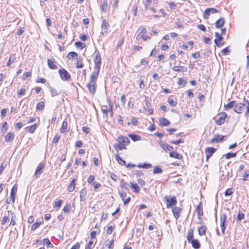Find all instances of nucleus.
<instances>
[{
    "instance_id": "79ce46f5",
    "label": "nucleus",
    "mask_w": 249,
    "mask_h": 249,
    "mask_svg": "<svg viewBox=\"0 0 249 249\" xmlns=\"http://www.w3.org/2000/svg\"><path fill=\"white\" fill-rule=\"evenodd\" d=\"M115 159L120 165H125L126 161L121 158L118 154L115 155Z\"/></svg>"
},
{
    "instance_id": "774afa93",
    "label": "nucleus",
    "mask_w": 249,
    "mask_h": 249,
    "mask_svg": "<svg viewBox=\"0 0 249 249\" xmlns=\"http://www.w3.org/2000/svg\"><path fill=\"white\" fill-rule=\"evenodd\" d=\"M249 176V170H247L245 172L244 175H243L242 179L244 181L246 180L247 178Z\"/></svg>"
},
{
    "instance_id": "9d476101",
    "label": "nucleus",
    "mask_w": 249,
    "mask_h": 249,
    "mask_svg": "<svg viewBox=\"0 0 249 249\" xmlns=\"http://www.w3.org/2000/svg\"><path fill=\"white\" fill-rule=\"evenodd\" d=\"M216 151V149L213 147H208L205 149V152L207 160Z\"/></svg>"
},
{
    "instance_id": "8fccbe9b",
    "label": "nucleus",
    "mask_w": 249,
    "mask_h": 249,
    "mask_svg": "<svg viewBox=\"0 0 249 249\" xmlns=\"http://www.w3.org/2000/svg\"><path fill=\"white\" fill-rule=\"evenodd\" d=\"M63 201L62 199H59L58 201L54 202V208L59 209L62 204Z\"/></svg>"
},
{
    "instance_id": "7c9ffc66",
    "label": "nucleus",
    "mask_w": 249,
    "mask_h": 249,
    "mask_svg": "<svg viewBox=\"0 0 249 249\" xmlns=\"http://www.w3.org/2000/svg\"><path fill=\"white\" fill-rule=\"evenodd\" d=\"M169 156L170 157L174 158L180 160L182 159V156L177 151H172L170 153Z\"/></svg>"
},
{
    "instance_id": "052dcab7",
    "label": "nucleus",
    "mask_w": 249,
    "mask_h": 249,
    "mask_svg": "<svg viewBox=\"0 0 249 249\" xmlns=\"http://www.w3.org/2000/svg\"><path fill=\"white\" fill-rule=\"evenodd\" d=\"M71 210V205L70 204H67L65 205V206L63 208V211L65 213H68L70 212Z\"/></svg>"
},
{
    "instance_id": "338daca9",
    "label": "nucleus",
    "mask_w": 249,
    "mask_h": 249,
    "mask_svg": "<svg viewBox=\"0 0 249 249\" xmlns=\"http://www.w3.org/2000/svg\"><path fill=\"white\" fill-rule=\"evenodd\" d=\"M168 102L170 106L175 107L177 105V102L175 101L173 99L169 98Z\"/></svg>"
},
{
    "instance_id": "5701e85b",
    "label": "nucleus",
    "mask_w": 249,
    "mask_h": 249,
    "mask_svg": "<svg viewBox=\"0 0 249 249\" xmlns=\"http://www.w3.org/2000/svg\"><path fill=\"white\" fill-rule=\"evenodd\" d=\"M225 23V20L223 18H220L219 19L217 20L215 22V27L217 28H220L223 26Z\"/></svg>"
},
{
    "instance_id": "dca6fc26",
    "label": "nucleus",
    "mask_w": 249,
    "mask_h": 249,
    "mask_svg": "<svg viewBox=\"0 0 249 249\" xmlns=\"http://www.w3.org/2000/svg\"><path fill=\"white\" fill-rule=\"evenodd\" d=\"M159 144H160L161 148L165 151H171L174 149L172 146L166 143L162 142L161 141L159 142Z\"/></svg>"
},
{
    "instance_id": "423d86ee",
    "label": "nucleus",
    "mask_w": 249,
    "mask_h": 249,
    "mask_svg": "<svg viewBox=\"0 0 249 249\" xmlns=\"http://www.w3.org/2000/svg\"><path fill=\"white\" fill-rule=\"evenodd\" d=\"M145 103L146 105V107H144L145 110H146L149 114H152L153 113V109L150 107V99L147 96H145Z\"/></svg>"
},
{
    "instance_id": "6ab92c4d",
    "label": "nucleus",
    "mask_w": 249,
    "mask_h": 249,
    "mask_svg": "<svg viewBox=\"0 0 249 249\" xmlns=\"http://www.w3.org/2000/svg\"><path fill=\"white\" fill-rule=\"evenodd\" d=\"M15 137V134L13 132H10L5 136L4 140L6 142H10L13 141Z\"/></svg>"
},
{
    "instance_id": "de8ad7c7",
    "label": "nucleus",
    "mask_w": 249,
    "mask_h": 249,
    "mask_svg": "<svg viewBox=\"0 0 249 249\" xmlns=\"http://www.w3.org/2000/svg\"><path fill=\"white\" fill-rule=\"evenodd\" d=\"M237 153L229 152L225 155L226 159H230L236 156Z\"/></svg>"
},
{
    "instance_id": "58836bf2",
    "label": "nucleus",
    "mask_w": 249,
    "mask_h": 249,
    "mask_svg": "<svg viewBox=\"0 0 249 249\" xmlns=\"http://www.w3.org/2000/svg\"><path fill=\"white\" fill-rule=\"evenodd\" d=\"M75 179L73 178L71 180L69 186H68V191L69 192H72L74 190V189H75Z\"/></svg>"
},
{
    "instance_id": "1a4fd4ad",
    "label": "nucleus",
    "mask_w": 249,
    "mask_h": 249,
    "mask_svg": "<svg viewBox=\"0 0 249 249\" xmlns=\"http://www.w3.org/2000/svg\"><path fill=\"white\" fill-rule=\"evenodd\" d=\"M219 118L215 121V123L219 125H221L224 123L225 119L227 117V114L226 113L223 112L219 114Z\"/></svg>"
},
{
    "instance_id": "e2e57ef3",
    "label": "nucleus",
    "mask_w": 249,
    "mask_h": 249,
    "mask_svg": "<svg viewBox=\"0 0 249 249\" xmlns=\"http://www.w3.org/2000/svg\"><path fill=\"white\" fill-rule=\"evenodd\" d=\"M31 75H32V73L31 72H30V71L25 72L23 74L22 79L24 80L26 79L28 77H31Z\"/></svg>"
},
{
    "instance_id": "bb28decb",
    "label": "nucleus",
    "mask_w": 249,
    "mask_h": 249,
    "mask_svg": "<svg viewBox=\"0 0 249 249\" xmlns=\"http://www.w3.org/2000/svg\"><path fill=\"white\" fill-rule=\"evenodd\" d=\"M17 190V188L14 185L11 189L10 192V199L12 200L13 203H14L15 200V193Z\"/></svg>"
},
{
    "instance_id": "f8f14e48",
    "label": "nucleus",
    "mask_w": 249,
    "mask_h": 249,
    "mask_svg": "<svg viewBox=\"0 0 249 249\" xmlns=\"http://www.w3.org/2000/svg\"><path fill=\"white\" fill-rule=\"evenodd\" d=\"M45 166V164L43 162H40L38 164L35 173V176H36V178L40 176V175L43 172L42 171L44 169Z\"/></svg>"
},
{
    "instance_id": "b1692460",
    "label": "nucleus",
    "mask_w": 249,
    "mask_h": 249,
    "mask_svg": "<svg viewBox=\"0 0 249 249\" xmlns=\"http://www.w3.org/2000/svg\"><path fill=\"white\" fill-rule=\"evenodd\" d=\"M87 190L85 188H83L82 189L80 194V199L81 201H86V196L87 195Z\"/></svg>"
},
{
    "instance_id": "412c9836",
    "label": "nucleus",
    "mask_w": 249,
    "mask_h": 249,
    "mask_svg": "<svg viewBox=\"0 0 249 249\" xmlns=\"http://www.w3.org/2000/svg\"><path fill=\"white\" fill-rule=\"evenodd\" d=\"M113 147L117 151H118V150L120 151L122 150L123 149H126V147L125 146V145L124 144L120 143V142H118V143L114 144Z\"/></svg>"
},
{
    "instance_id": "a18cd8bd",
    "label": "nucleus",
    "mask_w": 249,
    "mask_h": 249,
    "mask_svg": "<svg viewBox=\"0 0 249 249\" xmlns=\"http://www.w3.org/2000/svg\"><path fill=\"white\" fill-rule=\"evenodd\" d=\"M78 54L75 52H70L67 55V57L69 59H71L76 56H77Z\"/></svg>"
},
{
    "instance_id": "2eb2a0df",
    "label": "nucleus",
    "mask_w": 249,
    "mask_h": 249,
    "mask_svg": "<svg viewBox=\"0 0 249 249\" xmlns=\"http://www.w3.org/2000/svg\"><path fill=\"white\" fill-rule=\"evenodd\" d=\"M117 140L118 142H120L123 144H128L130 142L129 139L127 137H124L122 135L118 137Z\"/></svg>"
},
{
    "instance_id": "a211bd4d",
    "label": "nucleus",
    "mask_w": 249,
    "mask_h": 249,
    "mask_svg": "<svg viewBox=\"0 0 249 249\" xmlns=\"http://www.w3.org/2000/svg\"><path fill=\"white\" fill-rule=\"evenodd\" d=\"M196 211L197 212V215L198 218L199 219L202 220L201 218V216L203 215V209L202 207V204L201 203H199V204L197 206L196 208Z\"/></svg>"
},
{
    "instance_id": "4d7b16f0",
    "label": "nucleus",
    "mask_w": 249,
    "mask_h": 249,
    "mask_svg": "<svg viewBox=\"0 0 249 249\" xmlns=\"http://www.w3.org/2000/svg\"><path fill=\"white\" fill-rule=\"evenodd\" d=\"M119 195L123 201L125 199L127 196L126 192L124 191H119Z\"/></svg>"
},
{
    "instance_id": "0e129e2a",
    "label": "nucleus",
    "mask_w": 249,
    "mask_h": 249,
    "mask_svg": "<svg viewBox=\"0 0 249 249\" xmlns=\"http://www.w3.org/2000/svg\"><path fill=\"white\" fill-rule=\"evenodd\" d=\"M60 138V135L57 134L55 135L53 140V143H56Z\"/></svg>"
},
{
    "instance_id": "a878e982",
    "label": "nucleus",
    "mask_w": 249,
    "mask_h": 249,
    "mask_svg": "<svg viewBox=\"0 0 249 249\" xmlns=\"http://www.w3.org/2000/svg\"><path fill=\"white\" fill-rule=\"evenodd\" d=\"M160 124L161 126H168L170 124V121L165 118H161L159 119Z\"/></svg>"
},
{
    "instance_id": "37998d69",
    "label": "nucleus",
    "mask_w": 249,
    "mask_h": 249,
    "mask_svg": "<svg viewBox=\"0 0 249 249\" xmlns=\"http://www.w3.org/2000/svg\"><path fill=\"white\" fill-rule=\"evenodd\" d=\"M43 244L47 247L53 248V246L48 238H44L43 240Z\"/></svg>"
},
{
    "instance_id": "c756f323",
    "label": "nucleus",
    "mask_w": 249,
    "mask_h": 249,
    "mask_svg": "<svg viewBox=\"0 0 249 249\" xmlns=\"http://www.w3.org/2000/svg\"><path fill=\"white\" fill-rule=\"evenodd\" d=\"M150 37L145 34H138L136 37L137 40H139L140 39H142L143 40L146 41L148 39H149Z\"/></svg>"
},
{
    "instance_id": "7ed1b4c3",
    "label": "nucleus",
    "mask_w": 249,
    "mask_h": 249,
    "mask_svg": "<svg viewBox=\"0 0 249 249\" xmlns=\"http://www.w3.org/2000/svg\"><path fill=\"white\" fill-rule=\"evenodd\" d=\"M165 201L167 202L166 207L167 208H172L173 206L176 205L177 203L176 196H165L164 197Z\"/></svg>"
},
{
    "instance_id": "9b49d317",
    "label": "nucleus",
    "mask_w": 249,
    "mask_h": 249,
    "mask_svg": "<svg viewBox=\"0 0 249 249\" xmlns=\"http://www.w3.org/2000/svg\"><path fill=\"white\" fill-rule=\"evenodd\" d=\"M225 136L215 135L211 142L213 143L222 142L225 140Z\"/></svg>"
},
{
    "instance_id": "393cba45",
    "label": "nucleus",
    "mask_w": 249,
    "mask_h": 249,
    "mask_svg": "<svg viewBox=\"0 0 249 249\" xmlns=\"http://www.w3.org/2000/svg\"><path fill=\"white\" fill-rule=\"evenodd\" d=\"M130 187L133 190L134 192L135 193H138L140 192V189L138 186V184L136 183H133L132 182H130Z\"/></svg>"
},
{
    "instance_id": "4c0bfd02",
    "label": "nucleus",
    "mask_w": 249,
    "mask_h": 249,
    "mask_svg": "<svg viewBox=\"0 0 249 249\" xmlns=\"http://www.w3.org/2000/svg\"><path fill=\"white\" fill-rule=\"evenodd\" d=\"M128 136L132 139L134 142H136L141 140V136L135 134H130Z\"/></svg>"
},
{
    "instance_id": "864d4df0",
    "label": "nucleus",
    "mask_w": 249,
    "mask_h": 249,
    "mask_svg": "<svg viewBox=\"0 0 249 249\" xmlns=\"http://www.w3.org/2000/svg\"><path fill=\"white\" fill-rule=\"evenodd\" d=\"M170 142L171 143H172V144H176V145H178V144H179L180 143H183L184 141H183V140L182 139H179L177 140L171 141H170Z\"/></svg>"
},
{
    "instance_id": "c03bdc74",
    "label": "nucleus",
    "mask_w": 249,
    "mask_h": 249,
    "mask_svg": "<svg viewBox=\"0 0 249 249\" xmlns=\"http://www.w3.org/2000/svg\"><path fill=\"white\" fill-rule=\"evenodd\" d=\"M107 6H108L107 0H104L103 2L102 3V6H101V8H102V11L104 13H106L107 12Z\"/></svg>"
},
{
    "instance_id": "20e7f679",
    "label": "nucleus",
    "mask_w": 249,
    "mask_h": 249,
    "mask_svg": "<svg viewBox=\"0 0 249 249\" xmlns=\"http://www.w3.org/2000/svg\"><path fill=\"white\" fill-rule=\"evenodd\" d=\"M58 72L63 81H68L71 78L70 74L64 68L59 69Z\"/></svg>"
},
{
    "instance_id": "680f3d73",
    "label": "nucleus",
    "mask_w": 249,
    "mask_h": 249,
    "mask_svg": "<svg viewBox=\"0 0 249 249\" xmlns=\"http://www.w3.org/2000/svg\"><path fill=\"white\" fill-rule=\"evenodd\" d=\"M232 188H229V189H227L225 192V195L226 196H229L231 195H232L233 193V192L232 191Z\"/></svg>"
},
{
    "instance_id": "6e6552de",
    "label": "nucleus",
    "mask_w": 249,
    "mask_h": 249,
    "mask_svg": "<svg viewBox=\"0 0 249 249\" xmlns=\"http://www.w3.org/2000/svg\"><path fill=\"white\" fill-rule=\"evenodd\" d=\"M215 36L216 38L214 39V42L216 46L217 47H220L223 45V43L220 42L223 39V37L221 34H219L218 32L215 33Z\"/></svg>"
},
{
    "instance_id": "f257e3e1",
    "label": "nucleus",
    "mask_w": 249,
    "mask_h": 249,
    "mask_svg": "<svg viewBox=\"0 0 249 249\" xmlns=\"http://www.w3.org/2000/svg\"><path fill=\"white\" fill-rule=\"evenodd\" d=\"M245 107H247L245 116L246 118H248L249 117V101L245 98H244L243 103H237V101L236 102L234 111L238 114H240L242 112Z\"/></svg>"
},
{
    "instance_id": "f03ea898",
    "label": "nucleus",
    "mask_w": 249,
    "mask_h": 249,
    "mask_svg": "<svg viewBox=\"0 0 249 249\" xmlns=\"http://www.w3.org/2000/svg\"><path fill=\"white\" fill-rule=\"evenodd\" d=\"M101 57L99 51L95 52V57L94 59V69L100 70L101 65Z\"/></svg>"
},
{
    "instance_id": "f3484780",
    "label": "nucleus",
    "mask_w": 249,
    "mask_h": 249,
    "mask_svg": "<svg viewBox=\"0 0 249 249\" xmlns=\"http://www.w3.org/2000/svg\"><path fill=\"white\" fill-rule=\"evenodd\" d=\"M181 211L182 209L178 207H175L172 209L173 215L176 219H178L180 216L179 213Z\"/></svg>"
},
{
    "instance_id": "72a5a7b5",
    "label": "nucleus",
    "mask_w": 249,
    "mask_h": 249,
    "mask_svg": "<svg viewBox=\"0 0 249 249\" xmlns=\"http://www.w3.org/2000/svg\"><path fill=\"white\" fill-rule=\"evenodd\" d=\"M47 63L49 68L52 70H56L57 68L56 65L54 63L53 61L51 59H48Z\"/></svg>"
},
{
    "instance_id": "13d9d810",
    "label": "nucleus",
    "mask_w": 249,
    "mask_h": 249,
    "mask_svg": "<svg viewBox=\"0 0 249 249\" xmlns=\"http://www.w3.org/2000/svg\"><path fill=\"white\" fill-rule=\"evenodd\" d=\"M139 31H140V33L138 34H146L147 33L146 29L144 28L142 26L140 27L138 29V32H139Z\"/></svg>"
},
{
    "instance_id": "3c124183",
    "label": "nucleus",
    "mask_w": 249,
    "mask_h": 249,
    "mask_svg": "<svg viewBox=\"0 0 249 249\" xmlns=\"http://www.w3.org/2000/svg\"><path fill=\"white\" fill-rule=\"evenodd\" d=\"M245 217V215L243 213L241 212H239L238 214L237 215L236 218L237 221H241L242 219H243Z\"/></svg>"
},
{
    "instance_id": "603ef678",
    "label": "nucleus",
    "mask_w": 249,
    "mask_h": 249,
    "mask_svg": "<svg viewBox=\"0 0 249 249\" xmlns=\"http://www.w3.org/2000/svg\"><path fill=\"white\" fill-rule=\"evenodd\" d=\"M74 45L76 47L80 48L81 49H83L85 47V44L80 41L75 42Z\"/></svg>"
},
{
    "instance_id": "bf43d9fd",
    "label": "nucleus",
    "mask_w": 249,
    "mask_h": 249,
    "mask_svg": "<svg viewBox=\"0 0 249 249\" xmlns=\"http://www.w3.org/2000/svg\"><path fill=\"white\" fill-rule=\"evenodd\" d=\"M7 123L6 122H5L1 127V131L2 133H4L7 130Z\"/></svg>"
},
{
    "instance_id": "5fc2aeb1",
    "label": "nucleus",
    "mask_w": 249,
    "mask_h": 249,
    "mask_svg": "<svg viewBox=\"0 0 249 249\" xmlns=\"http://www.w3.org/2000/svg\"><path fill=\"white\" fill-rule=\"evenodd\" d=\"M178 83L179 85L185 86L186 81L183 78H179L178 79Z\"/></svg>"
},
{
    "instance_id": "4be33fe9",
    "label": "nucleus",
    "mask_w": 249,
    "mask_h": 249,
    "mask_svg": "<svg viewBox=\"0 0 249 249\" xmlns=\"http://www.w3.org/2000/svg\"><path fill=\"white\" fill-rule=\"evenodd\" d=\"M107 102L108 105V112H109L110 116L112 117L113 116V105L111 102V99L109 98H107Z\"/></svg>"
},
{
    "instance_id": "e433bc0d",
    "label": "nucleus",
    "mask_w": 249,
    "mask_h": 249,
    "mask_svg": "<svg viewBox=\"0 0 249 249\" xmlns=\"http://www.w3.org/2000/svg\"><path fill=\"white\" fill-rule=\"evenodd\" d=\"M68 123L66 121H64L62 123L61 128H60V132L62 133H64L67 131Z\"/></svg>"
},
{
    "instance_id": "a19ab883",
    "label": "nucleus",
    "mask_w": 249,
    "mask_h": 249,
    "mask_svg": "<svg viewBox=\"0 0 249 249\" xmlns=\"http://www.w3.org/2000/svg\"><path fill=\"white\" fill-rule=\"evenodd\" d=\"M137 167L139 168L148 169L152 167V165L150 163L144 162L143 164H139L137 165Z\"/></svg>"
},
{
    "instance_id": "c85d7f7f",
    "label": "nucleus",
    "mask_w": 249,
    "mask_h": 249,
    "mask_svg": "<svg viewBox=\"0 0 249 249\" xmlns=\"http://www.w3.org/2000/svg\"><path fill=\"white\" fill-rule=\"evenodd\" d=\"M190 243L192 244V247L195 249H199L200 247V243L197 239H195V240H193Z\"/></svg>"
},
{
    "instance_id": "aec40b11",
    "label": "nucleus",
    "mask_w": 249,
    "mask_h": 249,
    "mask_svg": "<svg viewBox=\"0 0 249 249\" xmlns=\"http://www.w3.org/2000/svg\"><path fill=\"white\" fill-rule=\"evenodd\" d=\"M236 102V101H230L227 105H225L224 106V109L225 110H228L233 107L235 108Z\"/></svg>"
},
{
    "instance_id": "473e14b6",
    "label": "nucleus",
    "mask_w": 249,
    "mask_h": 249,
    "mask_svg": "<svg viewBox=\"0 0 249 249\" xmlns=\"http://www.w3.org/2000/svg\"><path fill=\"white\" fill-rule=\"evenodd\" d=\"M187 239L188 242L190 243L193 240H195L194 239V234H193V230L191 229L189 230L187 235Z\"/></svg>"
},
{
    "instance_id": "f704fd0d",
    "label": "nucleus",
    "mask_w": 249,
    "mask_h": 249,
    "mask_svg": "<svg viewBox=\"0 0 249 249\" xmlns=\"http://www.w3.org/2000/svg\"><path fill=\"white\" fill-rule=\"evenodd\" d=\"M206 230L207 227L206 226H201L198 229V234L201 236L204 235L206 233Z\"/></svg>"
},
{
    "instance_id": "69168bd1",
    "label": "nucleus",
    "mask_w": 249,
    "mask_h": 249,
    "mask_svg": "<svg viewBox=\"0 0 249 249\" xmlns=\"http://www.w3.org/2000/svg\"><path fill=\"white\" fill-rule=\"evenodd\" d=\"M15 58L13 57L12 55H11L9 58V60L7 63L6 66L9 67L10 66L12 62H13L15 60Z\"/></svg>"
},
{
    "instance_id": "cd10ccee",
    "label": "nucleus",
    "mask_w": 249,
    "mask_h": 249,
    "mask_svg": "<svg viewBox=\"0 0 249 249\" xmlns=\"http://www.w3.org/2000/svg\"><path fill=\"white\" fill-rule=\"evenodd\" d=\"M87 88L90 93L94 94L95 92V84L89 82L87 84Z\"/></svg>"
},
{
    "instance_id": "49530a36",
    "label": "nucleus",
    "mask_w": 249,
    "mask_h": 249,
    "mask_svg": "<svg viewBox=\"0 0 249 249\" xmlns=\"http://www.w3.org/2000/svg\"><path fill=\"white\" fill-rule=\"evenodd\" d=\"M82 59L80 57H77L76 59L77 64H76V68H82L84 66V64L81 62Z\"/></svg>"
},
{
    "instance_id": "ea45409f",
    "label": "nucleus",
    "mask_w": 249,
    "mask_h": 249,
    "mask_svg": "<svg viewBox=\"0 0 249 249\" xmlns=\"http://www.w3.org/2000/svg\"><path fill=\"white\" fill-rule=\"evenodd\" d=\"M162 169L160 166H156L154 167V169L153 170V173L154 174H160L162 173Z\"/></svg>"
},
{
    "instance_id": "09e8293b",
    "label": "nucleus",
    "mask_w": 249,
    "mask_h": 249,
    "mask_svg": "<svg viewBox=\"0 0 249 249\" xmlns=\"http://www.w3.org/2000/svg\"><path fill=\"white\" fill-rule=\"evenodd\" d=\"M50 91L51 92V95L52 97H54L59 94V93L57 91V90L53 88H50Z\"/></svg>"
},
{
    "instance_id": "2f4dec72",
    "label": "nucleus",
    "mask_w": 249,
    "mask_h": 249,
    "mask_svg": "<svg viewBox=\"0 0 249 249\" xmlns=\"http://www.w3.org/2000/svg\"><path fill=\"white\" fill-rule=\"evenodd\" d=\"M37 127L36 124H35L33 125L28 126L26 128L27 131L30 133H33Z\"/></svg>"
},
{
    "instance_id": "4468645a",
    "label": "nucleus",
    "mask_w": 249,
    "mask_h": 249,
    "mask_svg": "<svg viewBox=\"0 0 249 249\" xmlns=\"http://www.w3.org/2000/svg\"><path fill=\"white\" fill-rule=\"evenodd\" d=\"M109 26L110 25L108 22L105 19H104L101 25V28L102 30H105V31L104 32H102V34H103V35H107L108 34L107 30L109 28Z\"/></svg>"
},
{
    "instance_id": "c9c22d12",
    "label": "nucleus",
    "mask_w": 249,
    "mask_h": 249,
    "mask_svg": "<svg viewBox=\"0 0 249 249\" xmlns=\"http://www.w3.org/2000/svg\"><path fill=\"white\" fill-rule=\"evenodd\" d=\"M45 107V103L43 101H40L38 102L36 106V111H41Z\"/></svg>"
},
{
    "instance_id": "39448f33",
    "label": "nucleus",
    "mask_w": 249,
    "mask_h": 249,
    "mask_svg": "<svg viewBox=\"0 0 249 249\" xmlns=\"http://www.w3.org/2000/svg\"><path fill=\"white\" fill-rule=\"evenodd\" d=\"M227 220V215L225 213H223L220 217V227L221 231L223 234L225 233V231L226 228V222Z\"/></svg>"
},
{
    "instance_id": "6e6d98bb",
    "label": "nucleus",
    "mask_w": 249,
    "mask_h": 249,
    "mask_svg": "<svg viewBox=\"0 0 249 249\" xmlns=\"http://www.w3.org/2000/svg\"><path fill=\"white\" fill-rule=\"evenodd\" d=\"M41 224V222L36 221L31 227V230L35 231L36 230Z\"/></svg>"
},
{
    "instance_id": "0eeeda50",
    "label": "nucleus",
    "mask_w": 249,
    "mask_h": 249,
    "mask_svg": "<svg viewBox=\"0 0 249 249\" xmlns=\"http://www.w3.org/2000/svg\"><path fill=\"white\" fill-rule=\"evenodd\" d=\"M219 12V11L214 8H207L204 13V17L208 19L209 18V16L211 14H215L216 13Z\"/></svg>"
},
{
    "instance_id": "ddd939ff",
    "label": "nucleus",
    "mask_w": 249,
    "mask_h": 249,
    "mask_svg": "<svg viewBox=\"0 0 249 249\" xmlns=\"http://www.w3.org/2000/svg\"><path fill=\"white\" fill-rule=\"evenodd\" d=\"M100 70H97L94 69V71L92 72L90 78V83L95 84L98 76L99 75Z\"/></svg>"
}]
</instances>
